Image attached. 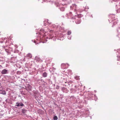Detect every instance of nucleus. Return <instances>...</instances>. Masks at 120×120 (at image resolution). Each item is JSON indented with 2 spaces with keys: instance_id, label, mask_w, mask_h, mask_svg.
<instances>
[{
  "instance_id": "nucleus-1",
  "label": "nucleus",
  "mask_w": 120,
  "mask_h": 120,
  "mask_svg": "<svg viewBox=\"0 0 120 120\" xmlns=\"http://www.w3.org/2000/svg\"><path fill=\"white\" fill-rule=\"evenodd\" d=\"M35 60H36L37 61H38V62H41L42 61V60H41L39 56H36L35 57Z\"/></svg>"
},
{
  "instance_id": "nucleus-2",
  "label": "nucleus",
  "mask_w": 120,
  "mask_h": 120,
  "mask_svg": "<svg viewBox=\"0 0 120 120\" xmlns=\"http://www.w3.org/2000/svg\"><path fill=\"white\" fill-rule=\"evenodd\" d=\"M8 73V70L5 69H3L1 72V73L2 74H6Z\"/></svg>"
},
{
  "instance_id": "nucleus-3",
  "label": "nucleus",
  "mask_w": 120,
  "mask_h": 120,
  "mask_svg": "<svg viewBox=\"0 0 120 120\" xmlns=\"http://www.w3.org/2000/svg\"><path fill=\"white\" fill-rule=\"evenodd\" d=\"M23 104L22 103H16V106H23Z\"/></svg>"
},
{
  "instance_id": "nucleus-4",
  "label": "nucleus",
  "mask_w": 120,
  "mask_h": 120,
  "mask_svg": "<svg viewBox=\"0 0 120 120\" xmlns=\"http://www.w3.org/2000/svg\"><path fill=\"white\" fill-rule=\"evenodd\" d=\"M65 64L63 63L61 65V67L63 68H66V64Z\"/></svg>"
},
{
  "instance_id": "nucleus-5",
  "label": "nucleus",
  "mask_w": 120,
  "mask_h": 120,
  "mask_svg": "<svg viewBox=\"0 0 120 120\" xmlns=\"http://www.w3.org/2000/svg\"><path fill=\"white\" fill-rule=\"evenodd\" d=\"M0 94L4 95H5L6 94V92L4 90H0Z\"/></svg>"
},
{
  "instance_id": "nucleus-6",
  "label": "nucleus",
  "mask_w": 120,
  "mask_h": 120,
  "mask_svg": "<svg viewBox=\"0 0 120 120\" xmlns=\"http://www.w3.org/2000/svg\"><path fill=\"white\" fill-rule=\"evenodd\" d=\"M47 74L46 72H45L43 74V76L44 77H47Z\"/></svg>"
},
{
  "instance_id": "nucleus-7",
  "label": "nucleus",
  "mask_w": 120,
  "mask_h": 120,
  "mask_svg": "<svg viewBox=\"0 0 120 120\" xmlns=\"http://www.w3.org/2000/svg\"><path fill=\"white\" fill-rule=\"evenodd\" d=\"M53 119L54 120H57L58 119V118L56 116H55L54 117Z\"/></svg>"
},
{
  "instance_id": "nucleus-8",
  "label": "nucleus",
  "mask_w": 120,
  "mask_h": 120,
  "mask_svg": "<svg viewBox=\"0 0 120 120\" xmlns=\"http://www.w3.org/2000/svg\"><path fill=\"white\" fill-rule=\"evenodd\" d=\"M26 111L24 110H22V112L23 114H25L26 113Z\"/></svg>"
},
{
  "instance_id": "nucleus-9",
  "label": "nucleus",
  "mask_w": 120,
  "mask_h": 120,
  "mask_svg": "<svg viewBox=\"0 0 120 120\" xmlns=\"http://www.w3.org/2000/svg\"><path fill=\"white\" fill-rule=\"evenodd\" d=\"M28 56L30 58H31L32 57V55L30 54H28Z\"/></svg>"
},
{
  "instance_id": "nucleus-10",
  "label": "nucleus",
  "mask_w": 120,
  "mask_h": 120,
  "mask_svg": "<svg viewBox=\"0 0 120 120\" xmlns=\"http://www.w3.org/2000/svg\"><path fill=\"white\" fill-rule=\"evenodd\" d=\"M81 17H82V16H81V15H80V14L79 15H77V17L79 18H80Z\"/></svg>"
},
{
  "instance_id": "nucleus-11",
  "label": "nucleus",
  "mask_w": 120,
  "mask_h": 120,
  "mask_svg": "<svg viewBox=\"0 0 120 120\" xmlns=\"http://www.w3.org/2000/svg\"><path fill=\"white\" fill-rule=\"evenodd\" d=\"M71 34V32L70 31H68V34L70 35Z\"/></svg>"
},
{
  "instance_id": "nucleus-12",
  "label": "nucleus",
  "mask_w": 120,
  "mask_h": 120,
  "mask_svg": "<svg viewBox=\"0 0 120 120\" xmlns=\"http://www.w3.org/2000/svg\"><path fill=\"white\" fill-rule=\"evenodd\" d=\"M80 21H79L78 22H76V23H77V24H79V23H80Z\"/></svg>"
},
{
  "instance_id": "nucleus-13",
  "label": "nucleus",
  "mask_w": 120,
  "mask_h": 120,
  "mask_svg": "<svg viewBox=\"0 0 120 120\" xmlns=\"http://www.w3.org/2000/svg\"><path fill=\"white\" fill-rule=\"evenodd\" d=\"M59 88V86H57L56 87V88L57 89H58Z\"/></svg>"
},
{
  "instance_id": "nucleus-14",
  "label": "nucleus",
  "mask_w": 120,
  "mask_h": 120,
  "mask_svg": "<svg viewBox=\"0 0 120 120\" xmlns=\"http://www.w3.org/2000/svg\"><path fill=\"white\" fill-rule=\"evenodd\" d=\"M63 0L64 1H66V0Z\"/></svg>"
}]
</instances>
